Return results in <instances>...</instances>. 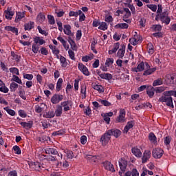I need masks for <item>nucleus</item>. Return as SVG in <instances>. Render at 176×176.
<instances>
[{"label":"nucleus","instance_id":"f257e3e1","mask_svg":"<svg viewBox=\"0 0 176 176\" xmlns=\"http://www.w3.org/2000/svg\"><path fill=\"white\" fill-rule=\"evenodd\" d=\"M155 20L156 21H158V20H160L162 23H164L166 25H168V24H170V21H171V18L168 16V10H164L162 13L157 14L155 16Z\"/></svg>","mask_w":176,"mask_h":176},{"label":"nucleus","instance_id":"f03ea898","mask_svg":"<svg viewBox=\"0 0 176 176\" xmlns=\"http://www.w3.org/2000/svg\"><path fill=\"white\" fill-rule=\"evenodd\" d=\"M160 102H166L167 107L174 108V104L173 103V97L164 95L159 98Z\"/></svg>","mask_w":176,"mask_h":176},{"label":"nucleus","instance_id":"7ed1b4c3","mask_svg":"<svg viewBox=\"0 0 176 176\" xmlns=\"http://www.w3.org/2000/svg\"><path fill=\"white\" fill-rule=\"evenodd\" d=\"M152 155L154 159H161L163 155H164V151L160 148H156L153 149Z\"/></svg>","mask_w":176,"mask_h":176},{"label":"nucleus","instance_id":"20e7f679","mask_svg":"<svg viewBox=\"0 0 176 176\" xmlns=\"http://www.w3.org/2000/svg\"><path fill=\"white\" fill-rule=\"evenodd\" d=\"M61 108H63L64 112H68V111H71V108H72V101L71 100H65L60 102Z\"/></svg>","mask_w":176,"mask_h":176},{"label":"nucleus","instance_id":"39448f33","mask_svg":"<svg viewBox=\"0 0 176 176\" xmlns=\"http://www.w3.org/2000/svg\"><path fill=\"white\" fill-rule=\"evenodd\" d=\"M62 100H64V95L60 94H54L51 98L52 104H58Z\"/></svg>","mask_w":176,"mask_h":176},{"label":"nucleus","instance_id":"423d86ee","mask_svg":"<svg viewBox=\"0 0 176 176\" xmlns=\"http://www.w3.org/2000/svg\"><path fill=\"white\" fill-rule=\"evenodd\" d=\"M126 122V110L121 109L120 110V114L116 118L117 123H124Z\"/></svg>","mask_w":176,"mask_h":176},{"label":"nucleus","instance_id":"0eeeda50","mask_svg":"<svg viewBox=\"0 0 176 176\" xmlns=\"http://www.w3.org/2000/svg\"><path fill=\"white\" fill-rule=\"evenodd\" d=\"M111 141V136L107 131L101 137L100 142L102 143V146H105Z\"/></svg>","mask_w":176,"mask_h":176},{"label":"nucleus","instance_id":"6e6552de","mask_svg":"<svg viewBox=\"0 0 176 176\" xmlns=\"http://www.w3.org/2000/svg\"><path fill=\"white\" fill-rule=\"evenodd\" d=\"M107 133L111 136L115 137V138H119L122 135V131L118 129H112L107 130Z\"/></svg>","mask_w":176,"mask_h":176},{"label":"nucleus","instance_id":"1a4fd4ad","mask_svg":"<svg viewBox=\"0 0 176 176\" xmlns=\"http://www.w3.org/2000/svg\"><path fill=\"white\" fill-rule=\"evenodd\" d=\"M78 68L80 72H82L83 75H85V76H89L90 72H89V69L83 65V63H78Z\"/></svg>","mask_w":176,"mask_h":176},{"label":"nucleus","instance_id":"9d476101","mask_svg":"<svg viewBox=\"0 0 176 176\" xmlns=\"http://www.w3.org/2000/svg\"><path fill=\"white\" fill-rule=\"evenodd\" d=\"M125 53H126V45L122 44L120 46V48L118 50L117 52V57H118V58H121V60H123Z\"/></svg>","mask_w":176,"mask_h":176},{"label":"nucleus","instance_id":"9b49d317","mask_svg":"<svg viewBox=\"0 0 176 176\" xmlns=\"http://www.w3.org/2000/svg\"><path fill=\"white\" fill-rule=\"evenodd\" d=\"M120 168L122 173L127 170V161L124 158H121L118 161Z\"/></svg>","mask_w":176,"mask_h":176},{"label":"nucleus","instance_id":"f8f14e48","mask_svg":"<svg viewBox=\"0 0 176 176\" xmlns=\"http://www.w3.org/2000/svg\"><path fill=\"white\" fill-rule=\"evenodd\" d=\"M103 167L105 170H107L108 171H111V173H115L116 171L115 170V167L113 166V164L111 163L109 161H106L103 163Z\"/></svg>","mask_w":176,"mask_h":176},{"label":"nucleus","instance_id":"ddd939ff","mask_svg":"<svg viewBox=\"0 0 176 176\" xmlns=\"http://www.w3.org/2000/svg\"><path fill=\"white\" fill-rule=\"evenodd\" d=\"M145 65H146V71L144 72L143 75L144 76H148V75H152V74H153V72H155V71H156V68H151V66L149 65V64L148 63H145Z\"/></svg>","mask_w":176,"mask_h":176},{"label":"nucleus","instance_id":"4468645a","mask_svg":"<svg viewBox=\"0 0 176 176\" xmlns=\"http://www.w3.org/2000/svg\"><path fill=\"white\" fill-rule=\"evenodd\" d=\"M151 155H152V153H151V151H149V150L144 151V152L143 153V156L142 157V163L143 164L146 163V162H148V160H149V159H151Z\"/></svg>","mask_w":176,"mask_h":176},{"label":"nucleus","instance_id":"2eb2a0df","mask_svg":"<svg viewBox=\"0 0 176 176\" xmlns=\"http://www.w3.org/2000/svg\"><path fill=\"white\" fill-rule=\"evenodd\" d=\"M145 63H144V62H141L138 66L137 67H133L131 69V71L133 72H142V71H144V69H145Z\"/></svg>","mask_w":176,"mask_h":176},{"label":"nucleus","instance_id":"dca6fc26","mask_svg":"<svg viewBox=\"0 0 176 176\" xmlns=\"http://www.w3.org/2000/svg\"><path fill=\"white\" fill-rule=\"evenodd\" d=\"M4 13L7 20H12V19H13V16H14V11L12 10V8H8L7 10L4 11Z\"/></svg>","mask_w":176,"mask_h":176},{"label":"nucleus","instance_id":"f3484780","mask_svg":"<svg viewBox=\"0 0 176 176\" xmlns=\"http://www.w3.org/2000/svg\"><path fill=\"white\" fill-rule=\"evenodd\" d=\"M45 151L47 155H57V153H58V151H57V149L52 146H47L45 149Z\"/></svg>","mask_w":176,"mask_h":176},{"label":"nucleus","instance_id":"a211bd4d","mask_svg":"<svg viewBox=\"0 0 176 176\" xmlns=\"http://www.w3.org/2000/svg\"><path fill=\"white\" fill-rule=\"evenodd\" d=\"M63 32L65 35H68L69 36H74V33L71 31V25H64Z\"/></svg>","mask_w":176,"mask_h":176},{"label":"nucleus","instance_id":"6ab92c4d","mask_svg":"<svg viewBox=\"0 0 176 176\" xmlns=\"http://www.w3.org/2000/svg\"><path fill=\"white\" fill-rule=\"evenodd\" d=\"M19 124H21V126H22L23 129H25L26 130H30V129H32V124H34V123L32 122V121H28V122H19Z\"/></svg>","mask_w":176,"mask_h":176},{"label":"nucleus","instance_id":"aec40b11","mask_svg":"<svg viewBox=\"0 0 176 176\" xmlns=\"http://www.w3.org/2000/svg\"><path fill=\"white\" fill-rule=\"evenodd\" d=\"M155 87L151 85L148 86V88L146 89V94L148 96L149 98H153V96H155Z\"/></svg>","mask_w":176,"mask_h":176},{"label":"nucleus","instance_id":"412c9836","mask_svg":"<svg viewBox=\"0 0 176 176\" xmlns=\"http://www.w3.org/2000/svg\"><path fill=\"white\" fill-rule=\"evenodd\" d=\"M33 41L34 42L35 45H40V46H42V45H45V43H46V41L39 36L33 37Z\"/></svg>","mask_w":176,"mask_h":176},{"label":"nucleus","instance_id":"4be33fe9","mask_svg":"<svg viewBox=\"0 0 176 176\" xmlns=\"http://www.w3.org/2000/svg\"><path fill=\"white\" fill-rule=\"evenodd\" d=\"M131 152L134 156L136 157H142V153H141V150L140 148L133 147L131 148Z\"/></svg>","mask_w":176,"mask_h":176},{"label":"nucleus","instance_id":"5701e85b","mask_svg":"<svg viewBox=\"0 0 176 176\" xmlns=\"http://www.w3.org/2000/svg\"><path fill=\"white\" fill-rule=\"evenodd\" d=\"M35 27V23L34 21H30L28 23L24 24V30L25 31H31L32 28Z\"/></svg>","mask_w":176,"mask_h":176},{"label":"nucleus","instance_id":"b1692460","mask_svg":"<svg viewBox=\"0 0 176 176\" xmlns=\"http://www.w3.org/2000/svg\"><path fill=\"white\" fill-rule=\"evenodd\" d=\"M25 17V12H16V16L15 18V23H19V21H21V19H24Z\"/></svg>","mask_w":176,"mask_h":176},{"label":"nucleus","instance_id":"393cba45","mask_svg":"<svg viewBox=\"0 0 176 176\" xmlns=\"http://www.w3.org/2000/svg\"><path fill=\"white\" fill-rule=\"evenodd\" d=\"M5 30H6V31H10L13 34H15V35H19V29L16 27L6 26Z\"/></svg>","mask_w":176,"mask_h":176},{"label":"nucleus","instance_id":"a878e982","mask_svg":"<svg viewBox=\"0 0 176 176\" xmlns=\"http://www.w3.org/2000/svg\"><path fill=\"white\" fill-rule=\"evenodd\" d=\"M119 47H120V43H116L113 45V48L112 50H109V54L112 55L114 54V53H116L118 50H119Z\"/></svg>","mask_w":176,"mask_h":176},{"label":"nucleus","instance_id":"bb28decb","mask_svg":"<svg viewBox=\"0 0 176 176\" xmlns=\"http://www.w3.org/2000/svg\"><path fill=\"white\" fill-rule=\"evenodd\" d=\"M148 140L151 144H156L157 142V138L153 132H151L148 135Z\"/></svg>","mask_w":176,"mask_h":176},{"label":"nucleus","instance_id":"cd10ccee","mask_svg":"<svg viewBox=\"0 0 176 176\" xmlns=\"http://www.w3.org/2000/svg\"><path fill=\"white\" fill-rule=\"evenodd\" d=\"M100 78H101V79H104L105 80H112V74L109 73H103L100 74Z\"/></svg>","mask_w":176,"mask_h":176},{"label":"nucleus","instance_id":"c85d7f7f","mask_svg":"<svg viewBox=\"0 0 176 176\" xmlns=\"http://www.w3.org/2000/svg\"><path fill=\"white\" fill-rule=\"evenodd\" d=\"M147 52L151 56H152V54L155 53V47L153 46V44H152V43H148L147 44Z\"/></svg>","mask_w":176,"mask_h":176},{"label":"nucleus","instance_id":"c756f323","mask_svg":"<svg viewBox=\"0 0 176 176\" xmlns=\"http://www.w3.org/2000/svg\"><path fill=\"white\" fill-rule=\"evenodd\" d=\"M58 41H60V43H62L63 47L65 49V50H68V49H69V45L68 44H67V41L64 40V38H63V37L61 36H58L57 38Z\"/></svg>","mask_w":176,"mask_h":176},{"label":"nucleus","instance_id":"7c9ffc66","mask_svg":"<svg viewBox=\"0 0 176 176\" xmlns=\"http://www.w3.org/2000/svg\"><path fill=\"white\" fill-rule=\"evenodd\" d=\"M64 153L66 154L67 159H74L75 157V155L74 152L69 149H65Z\"/></svg>","mask_w":176,"mask_h":176},{"label":"nucleus","instance_id":"2f4dec72","mask_svg":"<svg viewBox=\"0 0 176 176\" xmlns=\"http://www.w3.org/2000/svg\"><path fill=\"white\" fill-rule=\"evenodd\" d=\"M61 115H63V108L58 105L54 112V116H56V118H60Z\"/></svg>","mask_w":176,"mask_h":176},{"label":"nucleus","instance_id":"473e14b6","mask_svg":"<svg viewBox=\"0 0 176 176\" xmlns=\"http://www.w3.org/2000/svg\"><path fill=\"white\" fill-rule=\"evenodd\" d=\"M133 127H134V121L128 122L126 125L124 126L125 133H129V130H130V129H133Z\"/></svg>","mask_w":176,"mask_h":176},{"label":"nucleus","instance_id":"72a5a7b5","mask_svg":"<svg viewBox=\"0 0 176 176\" xmlns=\"http://www.w3.org/2000/svg\"><path fill=\"white\" fill-rule=\"evenodd\" d=\"M45 19L46 16H45V14H42V12H40L37 15L36 20L38 23H40V24H42V23H43V21H45Z\"/></svg>","mask_w":176,"mask_h":176},{"label":"nucleus","instance_id":"f704fd0d","mask_svg":"<svg viewBox=\"0 0 176 176\" xmlns=\"http://www.w3.org/2000/svg\"><path fill=\"white\" fill-rule=\"evenodd\" d=\"M60 61L62 68H66V67L68 66V62H67V58H65V57L60 56Z\"/></svg>","mask_w":176,"mask_h":176},{"label":"nucleus","instance_id":"c9c22d12","mask_svg":"<svg viewBox=\"0 0 176 176\" xmlns=\"http://www.w3.org/2000/svg\"><path fill=\"white\" fill-rule=\"evenodd\" d=\"M43 118H45L46 119H52V118H54V111H47L44 113L43 115Z\"/></svg>","mask_w":176,"mask_h":176},{"label":"nucleus","instance_id":"e433bc0d","mask_svg":"<svg viewBox=\"0 0 176 176\" xmlns=\"http://www.w3.org/2000/svg\"><path fill=\"white\" fill-rule=\"evenodd\" d=\"M17 89H19V84H17L14 82L10 83V91L14 93V91H16V90H17Z\"/></svg>","mask_w":176,"mask_h":176},{"label":"nucleus","instance_id":"4c0bfd02","mask_svg":"<svg viewBox=\"0 0 176 176\" xmlns=\"http://www.w3.org/2000/svg\"><path fill=\"white\" fill-rule=\"evenodd\" d=\"M151 30L153 32H160L162 31V25H153Z\"/></svg>","mask_w":176,"mask_h":176},{"label":"nucleus","instance_id":"58836bf2","mask_svg":"<svg viewBox=\"0 0 176 176\" xmlns=\"http://www.w3.org/2000/svg\"><path fill=\"white\" fill-rule=\"evenodd\" d=\"M79 14H82V10H79L76 12L75 11H70L69 12V17H78V16H79Z\"/></svg>","mask_w":176,"mask_h":176},{"label":"nucleus","instance_id":"ea45409f","mask_svg":"<svg viewBox=\"0 0 176 176\" xmlns=\"http://www.w3.org/2000/svg\"><path fill=\"white\" fill-rule=\"evenodd\" d=\"M115 28H120L121 30H127V28H129V24H127L126 23H118V24L116 25Z\"/></svg>","mask_w":176,"mask_h":176},{"label":"nucleus","instance_id":"a19ab883","mask_svg":"<svg viewBox=\"0 0 176 176\" xmlns=\"http://www.w3.org/2000/svg\"><path fill=\"white\" fill-rule=\"evenodd\" d=\"M63 134H65V129H60L58 131H54L52 133V135H53V137H57V135H63Z\"/></svg>","mask_w":176,"mask_h":176},{"label":"nucleus","instance_id":"79ce46f5","mask_svg":"<svg viewBox=\"0 0 176 176\" xmlns=\"http://www.w3.org/2000/svg\"><path fill=\"white\" fill-rule=\"evenodd\" d=\"M162 85H163V78H162L155 80L153 82V86L154 87H156V86H160Z\"/></svg>","mask_w":176,"mask_h":176},{"label":"nucleus","instance_id":"37998d69","mask_svg":"<svg viewBox=\"0 0 176 176\" xmlns=\"http://www.w3.org/2000/svg\"><path fill=\"white\" fill-rule=\"evenodd\" d=\"M94 90H97L98 93H104V91H105V89H104V87H102V85H96L94 86Z\"/></svg>","mask_w":176,"mask_h":176},{"label":"nucleus","instance_id":"c03bdc74","mask_svg":"<svg viewBox=\"0 0 176 176\" xmlns=\"http://www.w3.org/2000/svg\"><path fill=\"white\" fill-rule=\"evenodd\" d=\"M11 56L13 58V60H15L16 63H20V60L21 59L20 55L16 54L14 52H11Z\"/></svg>","mask_w":176,"mask_h":176},{"label":"nucleus","instance_id":"a18cd8bd","mask_svg":"<svg viewBox=\"0 0 176 176\" xmlns=\"http://www.w3.org/2000/svg\"><path fill=\"white\" fill-rule=\"evenodd\" d=\"M63 85V78H58L57 83H56V91L58 93L60 90H61V86Z\"/></svg>","mask_w":176,"mask_h":176},{"label":"nucleus","instance_id":"49530a36","mask_svg":"<svg viewBox=\"0 0 176 176\" xmlns=\"http://www.w3.org/2000/svg\"><path fill=\"white\" fill-rule=\"evenodd\" d=\"M98 30H101L102 31H105L108 30V25L105 22H100V24L98 27Z\"/></svg>","mask_w":176,"mask_h":176},{"label":"nucleus","instance_id":"de8ad7c7","mask_svg":"<svg viewBox=\"0 0 176 176\" xmlns=\"http://www.w3.org/2000/svg\"><path fill=\"white\" fill-rule=\"evenodd\" d=\"M47 19L49 24H50L51 25L56 24V20L54 19V16L53 15H47Z\"/></svg>","mask_w":176,"mask_h":176},{"label":"nucleus","instance_id":"09e8293b","mask_svg":"<svg viewBox=\"0 0 176 176\" xmlns=\"http://www.w3.org/2000/svg\"><path fill=\"white\" fill-rule=\"evenodd\" d=\"M12 78L13 82H16V83H18L19 85H23V81L21 79H20V78H19V76L12 75Z\"/></svg>","mask_w":176,"mask_h":176},{"label":"nucleus","instance_id":"8fccbe9b","mask_svg":"<svg viewBox=\"0 0 176 176\" xmlns=\"http://www.w3.org/2000/svg\"><path fill=\"white\" fill-rule=\"evenodd\" d=\"M41 123L44 130L45 129H49V127H50V123H49L46 120L41 121Z\"/></svg>","mask_w":176,"mask_h":176},{"label":"nucleus","instance_id":"3c124183","mask_svg":"<svg viewBox=\"0 0 176 176\" xmlns=\"http://www.w3.org/2000/svg\"><path fill=\"white\" fill-rule=\"evenodd\" d=\"M12 149L14 152V153H16V155H21V149L20 148V147L17 145H15L12 147Z\"/></svg>","mask_w":176,"mask_h":176},{"label":"nucleus","instance_id":"603ef678","mask_svg":"<svg viewBox=\"0 0 176 176\" xmlns=\"http://www.w3.org/2000/svg\"><path fill=\"white\" fill-rule=\"evenodd\" d=\"M85 159H87V160H89V162H96V160L97 159V156L87 155H86Z\"/></svg>","mask_w":176,"mask_h":176},{"label":"nucleus","instance_id":"864d4df0","mask_svg":"<svg viewBox=\"0 0 176 176\" xmlns=\"http://www.w3.org/2000/svg\"><path fill=\"white\" fill-rule=\"evenodd\" d=\"M4 110L8 113V115H10L11 116H14L16 115V111L13 109H10L9 107H5Z\"/></svg>","mask_w":176,"mask_h":176},{"label":"nucleus","instance_id":"5fc2aeb1","mask_svg":"<svg viewBox=\"0 0 176 176\" xmlns=\"http://www.w3.org/2000/svg\"><path fill=\"white\" fill-rule=\"evenodd\" d=\"M113 62H114L113 58H108L105 62L106 67H111V65L113 64Z\"/></svg>","mask_w":176,"mask_h":176},{"label":"nucleus","instance_id":"6e6d98bb","mask_svg":"<svg viewBox=\"0 0 176 176\" xmlns=\"http://www.w3.org/2000/svg\"><path fill=\"white\" fill-rule=\"evenodd\" d=\"M43 56H47L49 54V51L45 47H42L38 51Z\"/></svg>","mask_w":176,"mask_h":176},{"label":"nucleus","instance_id":"4d7b16f0","mask_svg":"<svg viewBox=\"0 0 176 176\" xmlns=\"http://www.w3.org/2000/svg\"><path fill=\"white\" fill-rule=\"evenodd\" d=\"M146 6L148 8V9H151L152 12H156V10H157V6L155 4H147Z\"/></svg>","mask_w":176,"mask_h":176},{"label":"nucleus","instance_id":"13d9d810","mask_svg":"<svg viewBox=\"0 0 176 176\" xmlns=\"http://www.w3.org/2000/svg\"><path fill=\"white\" fill-rule=\"evenodd\" d=\"M9 69L11 74H15V75H20V72H19L17 67H10Z\"/></svg>","mask_w":176,"mask_h":176},{"label":"nucleus","instance_id":"bf43d9fd","mask_svg":"<svg viewBox=\"0 0 176 176\" xmlns=\"http://www.w3.org/2000/svg\"><path fill=\"white\" fill-rule=\"evenodd\" d=\"M100 102L104 107H111V105H112V104L107 100H100Z\"/></svg>","mask_w":176,"mask_h":176},{"label":"nucleus","instance_id":"052dcab7","mask_svg":"<svg viewBox=\"0 0 176 176\" xmlns=\"http://www.w3.org/2000/svg\"><path fill=\"white\" fill-rule=\"evenodd\" d=\"M32 52H33V53H34V54H36V53H38V52H39V46L36 45V44H32Z\"/></svg>","mask_w":176,"mask_h":176},{"label":"nucleus","instance_id":"680f3d73","mask_svg":"<svg viewBox=\"0 0 176 176\" xmlns=\"http://www.w3.org/2000/svg\"><path fill=\"white\" fill-rule=\"evenodd\" d=\"M23 79H28V80H32V79H34V75L23 74Z\"/></svg>","mask_w":176,"mask_h":176},{"label":"nucleus","instance_id":"e2e57ef3","mask_svg":"<svg viewBox=\"0 0 176 176\" xmlns=\"http://www.w3.org/2000/svg\"><path fill=\"white\" fill-rule=\"evenodd\" d=\"M129 42H130V44L133 45V46L138 45V40H137V38H135V37L129 38Z\"/></svg>","mask_w":176,"mask_h":176},{"label":"nucleus","instance_id":"0e129e2a","mask_svg":"<svg viewBox=\"0 0 176 176\" xmlns=\"http://www.w3.org/2000/svg\"><path fill=\"white\" fill-rule=\"evenodd\" d=\"M37 29L38 30L39 34L45 35V36H47V35H49V33H47L45 30H42V28H41V26H38Z\"/></svg>","mask_w":176,"mask_h":176},{"label":"nucleus","instance_id":"69168bd1","mask_svg":"<svg viewBox=\"0 0 176 176\" xmlns=\"http://www.w3.org/2000/svg\"><path fill=\"white\" fill-rule=\"evenodd\" d=\"M173 138H171V136H166L164 138V144L165 145H170Z\"/></svg>","mask_w":176,"mask_h":176},{"label":"nucleus","instance_id":"338daca9","mask_svg":"<svg viewBox=\"0 0 176 176\" xmlns=\"http://www.w3.org/2000/svg\"><path fill=\"white\" fill-rule=\"evenodd\" d=\"M68 54L71 58V60H73L74 61H75L76 58H75V52H74V51L69 50H68Z\"/></svg>","mask_w":176,"mask_h":176},{"label":"nucleus","instance_id":"774afa93","mask_svg":"<svg viewBox=\"0 0 176 176\" xmlns=\"http://www.w3.org/2000/svg\"><path fill=\"white\" fill-rule=\"evenodd\" d=\"M128 8H129L130 10L132 12V14H135V7H134V5L128 3L127 4Z\"/></svg>","mask_w":176,"mask_h":176}]
</instances>
